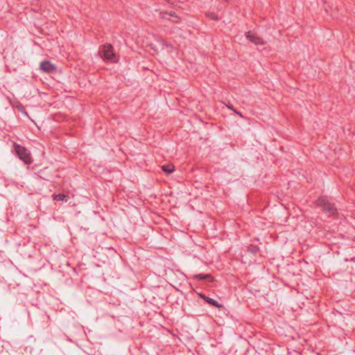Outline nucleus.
Instances as JSON below:
<instances>
[{"label": "nucleus", "mask_w": 355, "mask_h": 355, "mask_svg": "<svg viewBox=\"0 0 355 355\" xmlns=\"http://www.w3.org/2000/svg\"><path fill=\"white\" fill-rule=\"evenodd\" d=\"M316 205L328 216H334L338 213L335 204L327 196L319 197L316 200Z\"/></svg>", "instance_id": "1"}, {"label": "nucleus", "mask_w": 355, "mask_h": 355, "mask_svg": "<svg viewBox=\"0 0 355 355\" xmlns=\"http://www.w3.org/2000/svg\"><path fill=\"white\" fill-rule=\"evenodd\" d=\"M13 145L17 155L21 161L26 164H30L33 162L30 152L24 146L17 143H14Z\"/></svg>", "instance_id": "2"}, {"label": "nucleus", "mask_w": 355, "mask_h": 355, "mask_svg": "<svg viewBox=\"0 0 355 355\" xmlns=\"http://www.w3.org/2000/svg\"><path fill=\"white\" fill-rule=\"evenodd\" d=\"M156 41L159 45V47L153 44L150 45L151 49L156 52H157L159 50L163 51L165 48L169 49L171 51H173L175 50V48L171 43L166 42L161 37H157Z\"/></svg>", "instance_id": "3"}, {"label": "nucleus", "mask_w": 355, "mask_h": 355, "mask_svg": "<svg viewBox=\"0 0 355 355\" xmlns=\"http://www.w3.org/2000/svg\"><path fill=\"white\" fill-rule=\"evenodd\" d=\"M99 53H102L103 58L107 60L112 59L115 56L113 47L111 44H105L102 46Z\"/></svg>", "instance_id": "4"}, {"label": "nucleus", "mask_w": 355, "mask_h": 355, "mask_svg": "<svg viewBox=\"0 0 355 355\" xmlns=\"http://www.w3.org/2000/svg\"><path fill=\"white\" fill-rule=\"evenodd\" d=\"M246 38L255 45H264L266 42L263 38L252 31H248L245 33Z\"/></svg>", "instance_id": "5"}, {"label": "nucleus", "mask_w": 355, "mask_h": 355, "mask_svg": "<svg viewBox=\"0 0 355 355\" xmlns=\"http://www.w3.org/2000/svg\"><path fill=\"white\" fill-rule=\"evenodd\" d=\"M40 69L46 73H52L55 71L56 68L50 61L45 60L41 62Z\"/></svg>", "instance_id": "6"}, {"label": "nucleus", "mask_w": 355, "mask_h": 355, "mask_svg": "<svg viewBox=\"0 0 355 355\" xmlns=\"http://www.w3.org/2000/svg\"><path fill=\"white\" fill-rule=\"evenodd\" d=\"M193 278L196 280L202 281L207 279L209 282L213 281V277L210 274H196L193 276Z\"/></svg>", "instance_id": "7"}, {"label": "nucleus", "mask_w": 355, "mask_h": 355, "mask_svg": "<svg viewBox=\"0 0 355 355\" xmlns=\"http://www.w3.org/2000/svg\"><path fill=\"white\" fill-rule=\"evenodd\" d=\"M205 302L209 304V305L212 306H214V307H216V308H222L223 307V304L218 303L216 300H215L213 298H211L209 297H206L205 299Z\"/></svg>", "instance_id": "8"}, {"label": "nucleus", "mask_w": 355, "mask_h": 355, "mask_svg": "<svg viewBox=\"0 0 355 355\" xmlns=\"http://www.w3.org/2000/svg\"><path fill=\"white\" fill-rule=\"evenodd\" d=\"M169 17H176L175 13L174 12H159V17L163 19H168L170 20Z\"/></svg>", "instance_id": "9"}, {"label": "nucleus", "mask_w": 355, "mask_h": 355, "mask_svg": "<svg viewBox=\"0 0 355 355\" xmlns=\"http://www.w3.org/2000/svg\"><path fill=\"white\" fill-rule=\"evenodd\" d=\"M162 171L166 174L172 173L175 170V166L173 164H166L162 166Z\"/></svg>", "instance_id": "10"}, {"label": "nucleus", "mask_w": 355, "mask_h": 355, "mask_svg": "<svg viewBox=\"0 0 355 355\" xmlns=\"http://www.w3.org/2000/svg\"><path fill=\"white\" fill-rule=\"evenodd\" d=\"M247 251L255 255L259 252V248L256 245L251 244L248 247Z\"/></svg>", "instance_id": "11"}, {"label": "nucleus", "mask_w": 355, "mask_h": 355, "mask_svg": "<svg viewBox=\"0 0 355 355\" xmlns=\"http://www.w3.org/2000/svg\"><path fill=\"white\" fill-rule=\"evenodd\" d=\"M53 198L54 200L56 201H67V198H68L67 196H66L64 193H59V194H53Z\"/></svg>", "instance_id": "12"}, {"label": "nucleus", "mask_w": 355, "mask_h": 355, "mask_svg": "<svg viewBox=\"0 0 355 355\" xmlns=\"http://www.w3.org/2000/svg\"><path fill=\"white\" fill-rule=\"evenodd\" d=\"M206 15L207 17H209V19H211L212 20H215V21L218 20V15L214 12H208L206 14Z\"/></svg>", "instance_id": "13"}, {"label": "nucleus", "mask_w": 355, "mask_h": 355, "mask_svg": "<svg viewBox=\"0 0 355 355\" xmlns=\"http://www.w3.org/2000/svg\"><path fill=\"white\" fill-rule=\"evenodd\" d=\"M198 295L205 301L207 296L204 293H200Z\"/></svg>", "instance_id": "14"}, {"label": "nucleus", "mask_w": 355, "mask_h": 355, "mask_svg": "<svg viewBox=\"0 0 355 355\" xmlns=\"http://www.w3.org/2000/svg\"><path fill=\"white\" fill-rule=\"evenodd\" d=\"M227 108H228L229 110H233L234 112L235 111V110L234 109V107H233L232 105H227Z\"/></svg>", "instance_id": "15"}, {"label": "nucleus", "mask_w": 355, "mask_h": 355, "mask_svg": "<svg viewBox=\"0 0 355 355\" xmlns=\"http://www.w3.org/2000/svg\"><path fill=\"white\" fill-rule=\"evenodd\" d=\"M234 112L236 114H237L238 115H239L241 117H243V116L242 115V114L240 112H238V111L235 110Z\"/></svg>", "instance_id": "16"}]
</instances>
